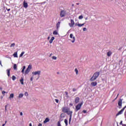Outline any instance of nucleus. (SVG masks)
I'll return each instance as SVG.
<instances>
[{
  "label": "nucleus",
  "mask_w": 126,
  "mask_h": 126,
  "mask_svg": "<svg viewBox=\"0 0 126 126\" xmlns=\"http://www.w3.org/2000/svg\"><path fill=\"white\" fill-rule=\"evenodd\" d=\"M99 75H100V72H95L93 76L90 79L91 81H94V80H96V78H98L99 77Z\"/></svg>",
  "instance_id": "f257e3e1"
},
{
  "label": "nucleus",
  "mask_w": 126,
  "mask_h": 126,
  "mask_svg": "<svg viewBox=\"0 0 126 126\" xmlns=\"http://www.w3.org/2000/svg\"><path fill=\"white\" fill-rule=\"evenodd\" d=\"M31 69H32V65L30 64L25 70V74H28L29 72H30V70H31Z\"/></svg>",
  "instance_id": "f03ea898"
},
{
  "label": "nucleus",
  "mask_w": 126,
  "mask_h": 126,
  "mask_svg": "<svg viewBox=\"0 0 126 126\" xmlns=\"http://www.w3.org/2000/svg\"><path fill=\"white\" fill-rule=\"evenodd\" d=\"M66 114L69 116V124H70V122H71V118H72V111L68 110V111L66 112Z\"/></svg>",
  "instance_id": "7ed1b4c3"
},
{
  "label": "nucleus",
  "mask_w": 126,
  "mask_h": 126,
  "mask_svg": "<svg viewBox=\"0 0 126 126\" xmlns=\"http://www.w3.org/2000/svg\"><path fill=\"white\" fill-rule=\"evenodd\" d=\"M82 105H83V102L79 103L78 105H77L76 106V111H78L79 110H80Z\"/></svg>",
  "instance_id": "20e7f679"
},
{
  "label": "nucleus",
  "mask_w": 126,
  "mask_h": 126,
  "mask_svg": "<svg viewBox=\"0 0 126 126\" xmlns=\"http://www.w3.org/2000/svg\"><path fill=\"white\" fill-rule=\"evenodd\" d=\"M126 108V105L116 114V117H118V116H119V115H122L123 114V112L125 111Z\"/></svg>",
  "instance_id": "39448f33"
},
{
  "label": "nucleus",
  "mask_w": 126,
  "mask_h": 126,
  "mask_svg": "<svg viewBox=\"0 0 126 126\" xmlns=\"http://www.w3.org/2000/svg\"><path fill=\"white\" fill-rule=\"evenodd\" d=\"M65 11L64 10H62L60 12V16L61 17H64L65 16Z\"/></svg>",
  "instance_id": "423d86ee"
},
{
  "label": "nucleus",
  "mask_w": 126,
  "mask_h": 126,
  "mask_svg": "<svg viewBox=\"0 0 126 126\" xmlns=\"http://www.w3.org/2000/svg\"><path fill=\"white\" fill-rule=\"evenodd\" d=\"M68 111H69V109H68V108L66 107H63L62 112H63V113H66Z\"/></svg>",
  "instance_id": "0eeeda50"
},
{
  "label": "nucleus",
  "mask_w": 126,
  "mask_h": 126,
  "mask_svg": "<svg viewBox=\"0 0 126 126\" xmlns=\"http://www.w3.org/2000/svg\"><path fill=\"white\" fill-rule=\"evenodd\" d=\"M70 38H71V39H73L71 41L72 43H74V42H75V37L73 36V34H72V33L70 34Z\"/></svg>",
  "instance_id": "6e6552de"
},
{
  "label": "nucleus",
  "mask_w": 126,
  "mask_h": 126,
  "mask_svg": "<svg viewBox=\"0 0 126 126\" xmlns=\"http://www.w3.org/2000/svg\"><path fill=\"white\" fill-rule=\"evenodd\" d=\"M32 74H33L34 75H40V74H41V71L32 72Z\"/></svg>",
  "instance_id": "1a4fd4ad"
},
{
  "label": "nucleus",
  "mask_w": 126,
  "mask_h": 126,
  "mask_svg": "<svg viewBox=\"0 0 126 126\" xmlns=\"http://www.w3.org/2000/svg\"><path fill=\"white\" fill-rule=\"evenodd\" d=\"M122 102H123V99H120L118 101V106L119 107V109H121L122 108Z\"/></svg>",
  "instance_id": "9d476101"
},
{
  "label": "nucleus",
  "mask_w": 126,
  "mask_h": 126,
  "mask_svg": "<svg viewBox=\"0 0 126 126\" xmlns=\"http://www.w3.org/2000/svg\"><path fill=\"white\" fill-rule=\"evenodd\" d=\"M70 22L71 23H69V26H70V27H73V25H74V21H73L72 19H71Z\"/></svg>",
  "instance_id": "9b49d317"
},
{
  "label": "nucleus",
  "mask_w": 126,
  "mask_h": 126,
  "mask_svg": "<svg viewBox=\"0 0 126 126\" xmlns=\"http://www.w3.org/2000/svg\"><path fill=\"white\" fill-rule=\"evenodd\" d=\"M79 100H80V98L79 97H76L75 98V102L76 104H77V103H79Z\"/></svg>",
  "instance_id": "f8f14e48"
},
{
  "label": "nucleus",
  "mask_w": 126,
  "mask_h": 126,
  "mask_svg": "<svg viewBox=\"0 0 126 126\" xmlns=\"http://www.w3.org/2000/svg\"><path fill=\"white\" fill-rule=\"evenodd\" d=\"M23 6L25 8H27V7H28V3H27V2H26L25 1L23 3Z\"/></svg>",
  "instance_id": "ddd939ff"
},
{
  "label": "nucleus",
  "mask_w": 126,
  "mask_h": 126,
  "mask_svg": "<svg viewBox=\"0 0 126 126\" xmlns=\"http://www.w3.org/2000/svg\"><path fill=\"white\" fill-rule=\"evenodd\" d=\"M84 24H76L75 26H78V27H82V26H84Z\"/></svg>",
  "instance_id": "4468645a"
},
{
  "label": "nucleus",
  "mask_w": 126,
  "mask_h": 126,
  "mask_svg": "<svg viewBox=\"0 0 126 126\" xmlns=\"http://www.w3.org/2000/svg\"><path fill=\"white\" fill-rule=\"evenodd\" d=\"M7 74L8 77L10 76V69H7Z\"/></svg>",
  "instance_id": "2eb2a0df"
},
{
  "label": "nucleus",
  "mask_w": 126,
  "mask_h": 126,
  "mask_svg": "<svg viewBox=\"0 0 126 126\" xmlns=\"http://www.w3.org/2000/svg\"><path fill=\"white\" fill-rule=\"evenodd\" d=\"M112 54H113L112 51L108 52L107 53V57H111V56L112 55Z\"/></svg>",
  "instance_id": "dca6fc26"
},
{
  "label": "nucleus",
  "mask_w": 126,
  "mask_h": 126,
  "mask_svg": "<svg viewBox=\"0 0 126 126\" xmlns=\"http://www.w3.org/2000/svg\"><path fill=\"white\" fill-rule=\"evenodd\" d=\"M55 40V37L52 36L50 39V40L49 41V42L50 44H52V43H53V41Z\"/></svg>",
  "instance_id": "f3484780"
},
{
  "label": "nucleus",
  "mask_w": 126,
  "mask_h": 126,
  "mask_svg": "<svg viewBox=\"0 0 126 126\" xmlns=\"http://www.w3.org/2000/svg\"><path fill=\"white\" fill-rule=\"evenodd\" d=\"M61 25V22H59L57 24V30H59V28H60V25Z\"/></svg>",
  "instance_id": "a211bd4d"
},
{
  "label": "nucleus",
  "mask_w": 126,
  "mask_h": 126,
  "mask_svg": "<svg viewBox=\"0 0 126 126\" xmlns=\"http://www.w3.org/2000/svg\"><path fill=\"white\" fill-rule=\"evenodd\" d=\"M50 122V119L49 118H47L45 119V121L43 122L44 124H46L48 122Z\"/></svg>",
  "instance_id": "6ab92c4d"
},
{
  "label": "nucleus",
  "mask_w": 126,
  "mask_h": 126,
  "mask_svg": "<svg viewBox=\"0 0 126 126\" xmlns=\"http://www.w3.org/2000/svg\"><path fill=\"white\" fill-rule=\"evenodd\" d=\"M91 85H92V86L95 87L97 85V82H92L91 83Z\"/></svg>",
  "instance_id": "aec40b11"
},
{
  "label": "nucleus",
  "mask_w": 126,
  "mask_h": 126,
  "mask_svg": "<svg viewBox=\"0 0 126 126\" xmlns=\"http://www.w3.org/2000/svg\"><path fill=\"white\" fill-rule=\"evenodd\" d=\"M23 81H24V79H23V78H22L20 80V82L22 85L24 84V82Z\"/></svg>",
  "instance_id": "412c9836"
},
{
  "label": "nucleus",
  "mask_w": 126,
  "mask_h": 126,
  "mask_svg": "<svg viewBox=\"0 0 126 126\" xmlns=\"http://www.w3.org/2000/svg\"><path fill=\"white\" fill-rule=\"evenodd\" d=\"M25 68H26V67L25 66H23V69L22 70V73L23 74H24V70H25Z\"/></svg>",
  "instance_id": "4be33fe9"
},
{
  "label": "nucleus",
  "mask_w": 126,
  "mask_h": 126,
  "mask_svg": "<svg viewBox=\"0 0 126 126\" xmlns=\"http://www.w3.org/2000/svg\"><path fill=\"white\" fill-rule=\"evenodd\" d=\"M13 56L14 58H17V52H15Z\"/></svg>",
  "instance_id": "5701e85b"
},
{
  "label": "nucleus",
  "mask_w": 126,
  "mask_h": 126,
  "mask_svg": "<svg viewBox=\"0 0 126 126\" xmlns=\"http://www.w3.org/2000/svg\"><path fill=\"white\" fill-rule=\"evenodd\" d=\"M64 117H65V114L64 113H62L61 114V118H64Z\"/></svg>",
  "instance_id": "b1692460"
},
{
  "label": "nucleus",
  "mask_w": 126,
  "mask_h": 126,
  "mask_svg": "<svg viewBox=\"0 0 126 126\" xmlns=\"http://www.w3.org/2000/svg\"><path fill=\"white\" fill-rule=\"evenodd\" d=\"M13 68H14V69H15V70L17 69V66L16 65V64H14Z\"/></svg>",
  "instance_id": "393cba45"
},
{
  "label": "nucleus",
  "mask_w": 126,
  "mask_h": 126,
  "mask_svg": "<svg viewBox=\"0 0 126 126\" xmlns=\"http://www.w3.org/2000/svg\"><path fill=\"white\" fill-rule=\"evenodd\" d=\"M24 94H20L19 95V98H22V97H23Z\"/></svg>",
  "instance_id": "a878e982"
},
{
  "label": "nucleus",
  "mask_w": 126,
  "mask_h": 126,
  "mask_svg": "<svg viewBox=\"0 0 126 126\" xmlns=\"http://www.w3.org/2000/svg\"><path fill=\"white\" fill-rule=\"evenodd\" d=\"M14 97V94H11L10 95V96L9 98H10V99L11 98H13Z\"/></svg>",
  "instance_id": "bb28decb"
},
{
  "label": "nucleus",
  "mask_w": 126,
  "mask_h": 126,
  "mask_svg": "<svg viewBox=\"0 0 126 126\" xmlns=\"http://www.w3.org/2000/svg\"><path fill=\"white\" fill-rule=\"evenodd\" d=\"M25 53V52H22L21 54L20 55V58H21V57H22L24 55Z\"/></svg>",
  "instance_id": "cd10ccee"
},
{
  "label": "nucleus",
  "mask_w": 126,
  "mask_h": 126,
  "mask_svg": "<svg viewBox=\"0 0 126 126\" xmlns=\"http://www.w3.org/2000/svg\"><path fill=\"white\" fill-rule=\"evenodd\" d=\"M75 72H76V74L77 75L78 74V70H77V68L75 69Z\"/></svg>",
  "instance_id": "c85d7f7f"
},
{
  "label": "nucleus",
  "mask_w": 126,
  "mask_h": 126,
  "mask_svg": "<svg viewBox=\"0 0 126 126\" xmlns=\"http://www.w3.org/2000/svg\"><path fill=\"white\" fill-rule=\"evenodd\" d=\"M53 35H58V32L56 31L53 32Z\"/></svg>",
  "instance_id": "c756f323"
},
{
  "label": "nucleus",
  "mask_w": 126,
  "mask_h": 126,
  "mask_svg": "<svg viewBox=\"0 0 126 126\" xmlns=\"http://www.w3.org/2000/svg\"><path fill=\"white\" fill-rule=\"evenodd\" d=\"M12 79L13 81L15 80V79H16V77H15V76H12Z\"/></svg>",
  "instance_id": "7c9ffc66"
},
{
  "label": "nucleus",
  "mask_w": 126,
  "mask_h": 126,
  "mask_svg": "<svg viewBox=\"0 0 126 126\" xmlns=\"http://www.w3.org/2000/svg\"><path fill=\"white\" fill-rule=\"evenodd\" d=\"M64 123L65 124L66 126H67V125H68V124H67V120L65 119L64 120Z\"/></svg>",
  "instance_id": "2f4dec72"
},
{
  "label": "nucleus",
  "mask_w": 126,
  "mask_h": 126,
  "mask_svg": "<svg viewBox=\"0 0 126 126\" xmlns=\"http://www.w3.org/2000/svg\"><path fill=\"white\" fill-rule=\"evenodd\" d=\"M14 46H15V43H12L11 45H10V47L12 48V47H14Z\"/></svg>",
  "instance_id": "473e14b6"
},
{
  "label": "nucleus",
  "mask_w": 126,
  "mask_h": 126,
  "mask_svg": "<svg viewBox=\"0 0 126 126\" xmlns=\"http://www.w3.org/2000/svg\"><path fill=\"white\" fill-rule=\"evenodd\" d=\"M83 18V16L81 15L79 16V19H82Z\"/></svg>",
  "instance_id": "72a5a7b5"
},
{
  "label": "nucleus",
  "mask_w": 126,
  "mask_h": 126,
  "mask_svg": "<svg viewBox=\"0 0 126 126\" xmlns=\"http://www.w3.org/2000/svg\"><path fill=\"white\" fill-rule=\"evenodd\" d=\"M52 59L53 60H57V57H56V56H53L52 57Z\"/></svg>",
  "instance_id": "f704fd0d"
},
{
  "label": "nucleus",
  "mask_w": 126,
  "mask_h": 126,
  "mask_svg": "<svg viewBox=\"0 0 126 126\" xmlns=\"http://www.w3.org/2000/svg\"><path fill=\"white\" fill-rule=\"evenodd\" d=\"M28 93H27V92H25V96H28Z\"/></svg>",
  "instance_id": "c9c22d12"
},
{
  "label": "nucleus",
  "mask_w": 126,
  "mask_h": 126,
  "mask_svg": "<svg viewBox=\"0 0 126 126\" xmlns=\"http://www.w3.org/2000/svg\"><path fill=\"white\" fill-rule=\"evenodd\" d=\"M55 101L56 102V103H59V99H55Z\"/></svg>",
  "instance_id": "e433bc0d"
},
{
  "label": "nucleus",
  "mask_w": 126,
  "mask_h": 126,
  "mask_svg": "<svg viewBox=\"0 0 126 126\" xmlns=\"http://www.w3.org/2000/svg\"><path fill=\"white\" fill-rule=\"evenodd\" d=\"M83 113H84V114H86V113H87V111H86V110H83Z\"/></svg>",
  "instance_id": "4c0bfd02"
},
{
  "label": "nucleus",
  "mask_w": 126,
  "mask_h": 126,
  "mask_svg": "<svg viewBox=\"0 0 126 126\" xmlns=\"http://www.w3.org/2000/svg\"><path fill=\"white\" fill-rule=\"evenodd\" d=\"M72 91H73V92H75V91H76V90L75 89V88H73V89H72Z\"/></svg>",
  "instance_id": "58836bf2"
},
{
  "label": "nucleus",
  "mask_w": 126,
  "mask_h": 126,
  "mask_svg": "<svg viewBox=\"0 0 126 126\" xmlns=\"http://www.w3.org/2000/svg\"><path fill=\"white\" fill-rule=\"evenodd\" d=\"M66 96H68V93H67V92H65Z\"/></svg>",
  "instance_id": "ea45409f"
},
{
  "label": "nucleus",
  "mask_w": 126,
  "mask_h": 126,
  "mask_svg": "<svg viewBox=\"0 0 126 126\" xmlns=\"http://www.w3.org/2000/svg\"><path fill=\"white\" fill-rule=\"evenodd\" d=\"M5 93H6V92H5V91H3L2 92V94H5Z\"/></svg>",
  "instance_id": "a19ab883"
},
{
  "label": "nucleus",
  "mask_w": 126,
  "mask_h": 126,
  "mask_svg": "<svg viewBox=\"0 0 126 126\" xmlns=\"http://www.w3.org/2000/svg\"><path fill=\"white\" fill-rule=\"evenodd\" d=\"M83 31H86V28H84L83 29Z\"/></svg>",
  "instance_id": "79ce46f5"
},
{
  "label": "nucleus",
  "mask_w": 126,
  "mask_h": 126,
  "mask_svg": "<svg viewBox=\"0 0 126 126\" xmlns=\"http://www.w3.org/2000/svg\"><path fill=\"white\" fill-rule=\"evenodd\" d=\"M6 10H7V11H10V8L9 9L6 8Z\"/></svg>",
  "instance_id": "37998d69"
},
{
  "label": "nucleus",
  "mask_w": 126,
  "mask_h": 126,
  "mask_svg": "<svg viewBox=\"0 0 126 126\" xmlns=\"http://www.w3.org/2000/svg\"><path fill=\"white\" fill-rule=\"evenodd\" d=\"M120 125H122V126H123V121H121Z\"/></svg>",
  "instance_id": "c03bdc74"
},
{
  "label": "nucleus",
  "mask_w": 126,
  "mask_h": 126,
  "mask_svg": "<svg viewBox=\"0 0 126 126\" xmlns=\"http://www.w3.org/2000/svg\"><path fill=\"white\" fill-rule=\"evenodd\" d=\"M38 126H42V124L39 123L38 125Z\"/></svg>",
  "instance_id": "a18cd8bd"
},
{
  "label": "nucleus",
  "mask_w": 126,
  "mask_h": 126,
  "mask_svg": "<svg viewBox=\"0 0 126 126\" xmlns=\"http://www.w3.org/2000/svg\"><path fill=\"white\" fill-rule=\"evenodd\" d=\"M32 80H33V77H32L31 78V81H32Z\"/></svg>",
  "instance_id": "49530a36"
},
{
  "label": "nucleus",
  "mask_w": 126,
  "mask_h": 126,
  "mask_svg": "<svg viewBox=\"0 0 126 126\" xmlns=\"http://www.w3.org/2000/svg\"><path fill=\"white\" fill-rule=\"evenodd\" d=\"M20 115H21V116H23V113H22V112H21V113H20Z\"/></svg>",
  "instance_id": "de8ad7c7"
},
{
  "label": "nucleus",
  "mask_w": 126,
  "mask_h": 126,
  "mask_svg": "<svg viewBox=\"0 0 126 126\" xmlns=\"http://www.w3.org/2000/svg\"><path fill=\"white\" fill-rule=\"evenodd\" d=\"M52 55H53V54H50L49 57H52Z\"/></svg>",
  "instance_id": "09e8293b"
},
{
  "label": "nucleus",
  "mask_w": 126,
  "mask_h": 126,
  "mask_svg": "<svg viewBox=\"0 0 126 126\" xmlns=\"http://www.w3.org/2000/svg\"><path fill=\"white\" fill-rule=\"evenodd\" d=\"M119 94H117V97H116V98L115 99H117V98H118V96H119Z\"/></svg>",
  "instance_id": "8fccbe9b"
},
{
  "label": "nucleus",
  "mask_w": 126,
  "mask_h": 126,
  "mask_svg": "<svg viewBox=\"0 0 126 126\" xmlns=\"http://www.w3.org/2000/svg\"><path fill=\"white\" fill-rule=\"evenodd\" d=\"M29 126H32V124L30 123V124H29Z\"/></svg>",
  "instance_id": "3c124183"
},
{
  "label": "nucleus",
  "mask_w": 126,
  "mask_h": 126,
  "mask_svg": "<svg viewBox=\"0 0 126 126\" xmlns=\"http://www.w3.org/2000/svg\"><path fill=\"white\" fill-rule=\"evenodd\" d=\"M122 126H126V124H122Z\"/></svg>",
  "instance_id": "603ef678"
},
{
  "label": "nucleus",
  "mask_w": 126,
  "mask_h": 126,
  "mask_svg": "<svg viewBox=\"0 0 126 126\" xmlns=\"http://www.w3.org/2000/svg\"><path fill=\"white\" fill-rule=\"evenodd\" d=\"M5 111H6V105L5 107Z\"/></svg>",
  "instance_id": "864d4df0"
},
{
  "label": "nucleus",
  "mask_w": 126,
  "mask_h": 126,
  "mask_svg": "<svg viewBox=\"0 0 126 126\" xmlns=\"http://www.w3.org/2000/svg\"><path fill=\"white\" fill-rule=\"evenodd\" d=\"M6 123H7V121H5V125H6Z\"/></svg>",
  "instance_id": "5fc2aeb1"
},
{
  "label": "nucleus",
  "mask_w": 126,
  "mask_h": 126,
  "mask_svg": "<svg viewBox=\"0 0 126 126\" xmlns=\"http://www.w3.org/2000/svg\"><path fill=\"white\" fill-rule=\"evenodd\" d=\"M48 40H49L50 39V36H49L48 38H47Z\"/></svg>",
  "instance_id": "6e6d98bb"
},
{
  "label": "nucleus",
  "mask_w": 126,
  "mask_h": 126,
  "mask_svg": "<svg viewBox=\"0 0 126 126\" xmlns=\"http://www.w3.org/2000/svg\"><path fill=\"white\" fill-rule=\"evenodd\" d=\"M0 64L1 65V61H0Z\"/></svg>",
  "instance_id": "4d7b16f0"
},
{
  "label": "nucleus",
  "mask_w": 126,
  "mask_h": 126,
  "mask_svg": "<svg viewBox=\"0 0 126 126\" xmlns=\"http://www.w3.org/2000/svg\"><path fill=\"white\" fill-rule=\"evenodd\" d=\"M0 90H2V88H0Z\"/></svg>",
  "instance_id": "13d9d810"
},
{
  "label": "nucleus",
  "mask_w": 126,
  "mask_h": 126,
  "mask_svg": "<svg viewBox=\"0 0 126 126\" xmlns=\"http://www.w3.org/2000/svg\"><path fill=\"white\" fill-rule=\"evenodd\" d=\"M70 106H72V104L70 103Z\"/></svg>",
  "instance_id": "bf43d9fd"
}]
</instances>
